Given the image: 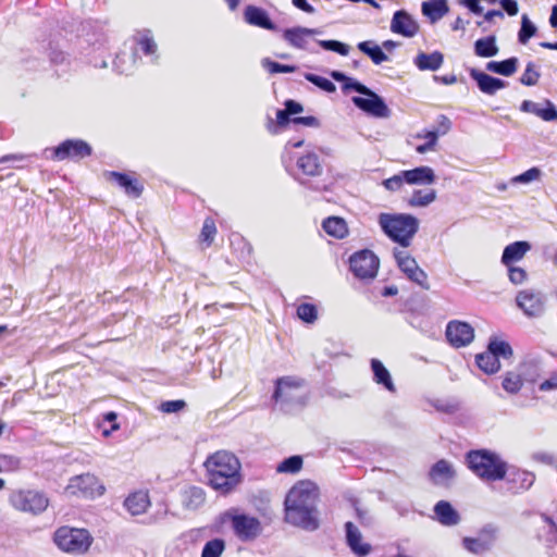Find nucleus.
<instances>
[{"mask_svg":"<svg viewBox=\"0 0 557 557\" xmlns=\"http://www.w3.org/2000/svg\"><path fill=\"white\" fill-rule=\"evenodd\" d=\"M345 531L347 545L355 555L366 557L371 553V545L362 541L360 530L352 522L345 523Z\"/></svg>","mask_w":557,"mask_h":557,"instance_id":"17","label":"nucleus"},{"mask_svg":"<svg viewBox=\"0 0 557 557\" xmlns=\"http://www.w3.org/2000/svg\"><path fill=\"white\" fill-rule=\"evenodd\" d=\"M421 11L431 23H435L448 13L449 8L447 0H429L422 2Z\"/></svg>","mask_w":557,"mask_h":557,"instance_id":"29","label":"nucleus"},{"mask_svg":"<svg viewBox=\"0 0 557 557\" xmlns=\"http://www.w3.org/2000/svg\"><path fill=\"white\" fill-rule=\"evenodd\" d=\"M205 467L211 487L223 494L230 493L242 482V465L231 451H215L207 458Z\"/></svg>","mask_w":557,"mask_h":557,"instance_id":"2","label":"nucleus"},{"mask_svg":"<svg viewBox=\"0 0 557 557\" xmlns=\"http://www.w3.org/2000/svg\"><path fill=\"white\" fill-rule=\"evenodd\" d=\"M225 547L226 543L223 539H212L203 545L200 557H221Z\"/></svg>","mask_w":557,"mask_h":557,"instance_id":"43","label":"nucleus"},{"mask_svg":"<svg viewBox=\"0 0 557 557\" xmlns=\"http://www.w3.org/2000/svg\"><path fill=\"white\" fill-rule=\"evenodd\" d=\"M463 547L472 554L481 555L488 552L492 547L490 540H483L481 537H465Z\"/></svg>","mask_w":557,"mask_h":557,"instance_id":"41","label":"nucleus"},{"mask_svg":"<svg viewBox=\"0 0 557 557\" xmlns=\"http://www.w3.org/2000/svg\"><path fill=\"white\" fill-rule=\"evenodd\" d=\"M136 60L135 52L122 51L114 60V67L121 74H128L134 70Z\"/></svg>","mask_w":557,"mask_h":557,"instance_id":"40","label":"nucleus"},{"mask_svg":"<svg viewBox=\"0 0 557 557\" xmlns=\"http://www.w3.org/2000/svg\"><path fill=\"white\" fill-rule=\"evenodd\" d=\"M393 255L397 267L408 280L425 290L430 289L428 274L419 267L416 259L407 250L394 249Z\"/></svg>","mask_w":557,"mask_h":557,"instance_id":"10","label":"nucleus"},{"mask_svg":"<svg viewBox=\"0 0 557 557\" xmlns=\"http://www.w3.org/2000/svg\"><path fill=\"white\" fill-rule=\"evenodd\" d=\"M508 268L509 281L515 285H520L525 282L528 274L524 269L510 264Z\"/></svg>","mask_w":557,"mask_h":557,"instance_id":"55","label":"nucleus"},{"mask_svg":"<svg viewBox=\"0 0 557 557\" xmlns=\"http://www.w3.org/2000/svg\"><path fill=\"white\" fill-rule=\"evenodd\" d=\"M305 78L326 92H334L336 90L335 85L325 77L311 73H306Z\"/></svg>","mask_w":557,"mask_h":557,"instance_id":"51","label":"nucleus"},{"mask_svg":"<svg viewBox=\"0 0 557 557\" xmlns=\"http://www.w3.org/2000/svg\"><path fill=\"white\" fill-rule=\"evenodd\" d=\"M358 49L367 54L374 64H381L387 60V55L383 52L382 48L372 41L359 42Z\"/></svg>","mask_w":557,"mask_h":557,"instance_id":"39","label":"nucleus"},{"mask_svg":"<svg viewBox=\"0 0 557 557\" xmlns=\"http://www.w3.org/2000/svg\"><path fill=\"white\" fill-rule=\"evenodd\" d=\"M467 462L469 469L484 481H500L507 473V463L497 454L488 450L468 453Z\"/></svg>","mask_w":557,"mask_h":557,"instance_id":"4","label":"nucleus"},{"mask_svg":"<svg viewBox=\"0 0 557 557\" xmlns=\"http://www.w3.org/2000/svg\"><path fill=\"white\" fill-rule=\"evenodd\" d=\"M181 502L184 509L194 511L199 509L206 502V493L201 487L189 486L182 491Z\"/></svg>","mask_w":557,"mask_h":557,"instance_id":"28","label":"nucleus"},{"mask_svg":"<svg viewBox=\"0 0 557 557\" xmlns=\"http://www.w3.org/2000/svg\"><path fill=\"white\" fill-rule=\"evenodd\" d=\"M91 147L81 139H67L52 149V158L59 161L65 159L81 160L90 156Z\"/></svg>","mask_w":557,"mask_h":557,"instance_id":"13","label":"nucleus"},{"mask_svg":"<svg viewBox=\"0 0 557 557\" xmlns=\"http://www.w3.org/2000/svg\"><path fill=\"white\" fill-rule=\"evenodd\" d=\"M215 234L216 227L214 221L210 218L206 219L200 233V240L209 246L212 244Z\"/></svg>","mask_w":557,"mask_h":557,"instance_id":"53","label":"nucleus"},{"mask_svg":"<svg viewBox=\"0 0 557 557\" xmlns=\"http://www.w3.org/2000/svg\"><path fill=\"white\" fill-rule=\"evenodd\" d=\"M285 110L289 115H293L302 112L304 108L299 102H296L295 100H287L285 102Z\"/></svg>","mask_w":557,"mask_h":557,"instance_id":"64","label":"nucleus"},{"mask_svg":"<svg viewBox=\"0 0 557 557\" xmlns=\"http://www.w3.org/2000/svg\"><path fill=\"white\" fill-rule=\"evenodd\" d=\"M65 491L70 495L91 499L101 496L104 486L95 474L83 473L71 478Z\"/></svg>","mask_w":557,"mask_h":557,"instance_id":"9","label":"nucleus"},{"mask_svg":"<svg viewBox=\"0 0 557 557\" xmlns=\"http://www.w3.org/2000/svg\"><path fill=\"white\" fill-rule=\"evenodd\" d=\"M54 543L67 553H85L91 545V536L85 529L62 527L54 533Z\"/></svg>","mask_w":557,"mask_h":557,"instance_id":"5","label":"nucleus"},{"mask_svg":"<svg viewBox=\"0 0 557 557\" xmlns=\"http://www.w3.org/2000/svg\"><path fill=\"white\" fill-rule=\"evenodd\" d=\"M9 503L14 509L32 515L44 512L49 505L48 497L35 490L14 491L10 495Z\"/></svg>","mask_w":557,"mask_h":557,"instance_id":"6","label":"nucleus"},{"mask_svg":"<svg viewBox=\"0 0 557 557\" xmlns=\"http://www.w3.org/2000/svg\"><path fill=\"white\" fill-rule=\"evenodd\" d=\"M531 245L528 242L519 240L507 245L502 255V263L506 267L513 264L524 258Z\"/></svg>","mask_w":557,"mask_h":557,"instance_id":"27","label":"nucleus"},{"mask_svg":"<svg viewBox=\"0 0 557 557\" xmlns=\"http://www.w3.org/2000/svg\"><path fill=\"white\" fill-rule=\"evenodd\" d=\"M319 490L312 481H299L285 499V519L288 523L314 531L319 528L317 500Z\"/></svg>","mask_w":557,"mask_h":557,"instance_id":"1","label":"nucleus"},{"mask_svg":"<svg viewBox=\"0 0 557 557\" xmlns=\"http://www.w3.org/2000/svg\"><path fill=\"white\" fill-rule=\"evenodd\" d=\"M522 385L523 382L520 374L515 372L506 373L503 380V388L510 394H517L521 389Z\"/></svg>","mask_w":557,"mask_h":557,"instance_id":"46","label":"nucleus"},{"mask_svg":"<svg viewBox=\"0 0 557 557\" xmlns=\"http://www.w3.org/2000/svg\"><path fill=\"white\" fill-rule=\"evenodd\" d=\"M444 62L443 53L434 51L432 53L420 52L414 58V65L420 71H437Z\"/></svg>","mask_w":557,"mask_h":557,"instance_id":"30","label":"nucleus"},{"mask_svg":"<svg viewBox=\"0 0 557 557\" xmlns=\"http://www.w3.org/2000/svg\"><path fill=\"white\" fill-rule=\"evenodd\" d=\"M545 108H541L540 115L543 121L550 122L557 120V110L555 104L549 101L545 100Z\"/></svg>","mask_w":557,"mask_h":557,"instance_id":"57","label":"nucleus"},{"mask_svg":"<svg viewBox=\"0 0 557 557\" xmlns=\"http://www.w3.org/2000/svg\"><path fill=\"white\" fill-rule=\"evenodd\" d=\"M352 103L366 112L367 114L377 117V119H387L391 116V110L384 102L383 98L375 94L373 90L369 88V91H366L362 97H352Z\"/></svg>","mask_w":557,"mask_h":557,"instance_id":"11","label":"nucleus"},{"mask_svg":"<svg viewBox=\"0 0 557 557\" xmlns=\"http://www.w3.org/2000/svg\"><path fill=\"white\" fill-rule=\"evenodd\" d=\"M324 232L337 239H343L348 235V226L346 221L339 216H329L322 223Z\"/></svg>","mask_w":557,"mask_h":557,"instance_id":"32","label":"nucleus"},{"mask_svg":"<svg viewBox=\"0 0 557 557\" xmlns=\"http://www.w3.org/2000/svg\"><path fill=\"white\" fill-rule=\"evenodd\" d=\"M21 468L20 458L11 455H0V473L15 472Z\"/></svg>","mask_w":557,"mask_h":557,"instance_id":"52","label":"nucleus"},{"mask_svg":"<svg viewBox=\"0 0 557 557\" xmlns=\"http://www.w3.org/2000/svg\"><path fill=\"white\" fill-rule=\"evenodd\" d=\"M273 397L276 401L302 404V381L290 376L278 379Z\"/></svg>","mask_w":557,"mask_h":557,"instance_id":"12","label":"nucleus"},{"mask_svg":"<svg viewBox=\"0 0 557 557\" xmlns=\"http://www.w3.org/2000/svg\"><path fill=\"white\" fill-rule=\"evenodd\" d=\"M319 46L324 50L336 52L341 55H347L350 51V47L338 40H319Z\"/></svg>","mask_w":557,"mask_h":557,"instance_id":"49","label":"nucleus"},{"mask_svg":"<svg viewBox=\"0 0 557 557\" xmlns=\"http://www.w3.org/2000/svg\"><path fill=\"white\" fill-rule=\"evenodd\" d=\"M446 337L456 348L468 346L474 338L473 327L462 321H450L446 326Z\"/></svg>","mask_w":557,"mask_h":557,"instance_id":"15","label":"nucleus"},{"mask_svg":"<svg viewBox=\"0 0 557 557\" xmlns=\"http://www.w3.org/2000/svg\"><path fill=\"white\" fill-rule=\"evenodd\" d=\"M518 67V59L516 57L504 61H490L486 70L503 76H511Z\"/></svg>","mask_w":557,"mask_h":557,"instance_id":"35","label":"nucleus"},{"mask_svg":"<svg viewBox=\"0 0 557 557\" xmlns=\"http://www.w3.org/2000/svg\"><path fill=\"white\" fill-rule=\"evenodd\" d=\"M225 518L231 521L235 535L243 542L257 539L262 532V525L258 518L230 510Z\"/></svg>","mask_w":557,"mask_h":557,"instance_id":"8","label":"nucleus"},{"mask_svg":"<svg viewBox=\"0 0 557 557\" xmlns=\"http://www.w3.org/2000/svg\"><path fill=\"white\" fill-rule=\"evenodd\" d=\"M451 122L445 116L441 115L438 121V128L434 131H421L417 133L413 137L417 139H428V143L419 145L416 147V151L418 153H426L429 151H433L436 148L438 137L447 134L450 131Z\"/></svg>","mask_w":557,"mask_h":557,"instance_id":"14","label":"nucleus"},{"mask_svg":"<svg viewBox=\"0 0 557 557\" xmlns=\"http://www.w3.org/2000/svg\"><path fill=\"white\" fill-rule=\"evenodd\" d=\"M124 506L132 516H139L145 513L150 506L148 492L136 491L129 494L124 500Z\"/></svg>","mask_w":557,"mask_h":557,"instance_id":"25","label":"nucleus"},{"mask_svg":"<svg viewBox=\"0 0 557 557\" xmlns=\"http://www.w3.org/2000/svg\"><path fill=\"white\" fill-rule=\"evenodd\" d=\"M295 8L307 14H315V8L308 2V0H292Z\"/></svg>","mask_w":557,"mask_h":557,"instance_id":"62","label":"nucleus"},{"mask_svg":"<svg viewBox=\"0 0 557 557\" xmlns=\"http://www.w3.org/2000/svg\"><path fill=\"white\" fill-rule=\"evenodd\" d=\"M542 171L539 168H531L525 172L515 176L511 182L515 184H528L533 181L540 180Z\"/></svg>","mask_w":557,"mask_h":557,"instance_id":"54","label":"nucleus"},{"mask_svg":"<svg viewBox=\"0 0 557 557\" xmlns=\"http://www.w3.org/2000/svg\"><path fill=\"white\" fill-rule=\"evenodd\" d=\"M434 512L443 525H456L460 519L458 512L446 500H440L434 507Z\"/></svg>","mask_w":557,"mask_h":557,"instance_id":"31","label":"nucleus"},{"mask_svg":"<svg viewBox=\"0 0 557 557\" xmlns=\"http://www.w3.org/2000/svg\"><path fill=\"white\" fill-rule=\"evenodd\" d=\"M540 76L541 74L536 70L534 63L529 62L520 77V83L524 86H534L537 84Z\"/></svg>","mask_w":557,"mask_h":557,"instance_id":"48","label":"nucleus"},{"mask_svg":"<svg viewBox=\"0 0 557 557\" xmlns=\"http://www.w3.org/2000/svg\"><path fill=\"white\" fill-rule=\"evenodd\" d=\"M516 302L528 317L537 318L544 312V297L539 292L521 290L516 297Z\"/></svg>","mask_w":557,"mask_h":557,"instance_id":"16","label":"nucleus"},{"mask_svg":"<svg viewBox=\"0 0 557 557\" xmlns=\"http://www.w3.org/2000/svg\"><path fill=\"white\" fill-rule=\"evenodd\" d=\"M349 267L359 280L371 281L377 275L380 260L372 250L362 249L350 256Z\"/></svg>","mask_w":557,"mask_h":557,"instance_id":"7","label":"nucleus"},{"mask_svg":"<svg viewBox=\"0 0 557 557\" xmlns=\"http://www.w3.org/2000/svg\"><path fill=\"white\" fill-rule=\"evenodd\" d=\"M292 122L295 124H302V125L309 126V127H319L320 126L319 120L314 116L294 117L292 120Z\"/></svg>","mask_w":557,"mask_h":557,"instance_id":"63","label":"nucleus"},{"mask_svg":"<svg viewBox=\"0 0 557 557\" xmlns=\"http://www.w3.org/2000/svg\"><path fill=\"white\" fill-rule=\"evenodd\" d=\"M371 370L373 373V381L385 388L387 392L395 394L397 388L391 375L388 369L383 364V362L379 359H371L370 361Z\"/></svg>","mask_w":557,"mask_h":557,"instance_id":"24","label":"nucleus"},{"mask_svg":"<svg viewBox=\"0 0 557 557\" xmlns=\"http://www.w3.org/2000/svg\"><path fill=\"white\" fill-rule=\"evenodd\" d=\"M297 166L302 171L304 174L309 176H318L322 173V165L319 161V157L309 152L297 160Z\"/></svg>","mask_w":557,"mask_h":557,"instance_id":"34","label":"nucleus"},{"mask_svg":"<svg viewBox=\"0 0 557 557\" xmlns=\"http://www.w3.org/2000/svg\"><path fill=\"white\" fill-rule=\"evenodd\" d=\"M297 315L307 323H313L318 319L317 308L312 304H301L297 308Z\"/></svg>","mask_w":557,"mask_h":557,"instance_id":"50","label":"nucleus"},{"mask_svg":"<svg viewBox=\"0 0 557 557\" xmlns=\"http://www.w3.org/2000/svg\"><path fill=\"white\" fill-rule=\"evenodd\" d=\"M343 89L344 90H355L357 92H359L360 95H363L366 91H369V88L361 84L360 82L351 78V77H347L346 82L344 83L343 85Z\"/></svg>","mask_w":557,"mask_h":557,"instance_id":"59","label":"nucleus"},{"mask_svg":"<svg viewBox=\"0 0 557 557\" xmlns=\"http://www.w3.org/2000/svg\"><path fill=\"white\" fill-rule=\"evenodd\" d=\"M184 400H169L161 404L160 409L165 413L178 412L185 407Z\"/></svg>","mask_w":557,"mask_h":557,"instance_id":"58","label":"nucleus"},{"mask_svg":"<svg viewBox=\"0 0 557 557\" xmlns=\"http://www.w3.org/2000/svg\"><path fill=\"white\" fill-rule=\"evenodd\" d=\"M391 29L405 37H413L419 30V25L406 11H397L392 18Z\"/></svg>","mask_w":557,"mask_h":557,"instance_id":"18","label":"nucleus"},{"mask_svg":"<svg viewBox=\"0 0 557 557\" xmlns=\"http://www.w3.org/2000/svg\"><path fill=\"white\" fill-rule=\"evenodd\" d=\"M403 177L409 185H432L436 181L434 170L426 165L405 170L403 171Z\"/></svg>","mask_w":557,"mask_h":557,"instance_id":"22","label":"nucleus"},{"mask_svg":"<svg viewBox=\"0 0 557 557\" xmlns=\"http://www.w3.org/2000/svg\"><path fill=\"white\" fill-rule=\"evenodd\" d=\"M107 177L109 181L114 182L121 188L124 189V193L131 198H138L143 193V185L138 182V180L119 172H108Z\"/></svg>","mask_w":557,"mask_h":557,"instance_id":"20","label":"nucleus"},{"mask_svg":"<svg viewBox=\"0 0 557 557\" xmlns=\"http://www.w3.org/2000/svg\"><path fill=\"white\" fill-rule=\"evenodd\" d=\"M470 76L476 82L480 90L487 95H494L499 89L505 88L507 85L506 82H504L503 79L493 77L475 69H472L470 71Z\"/></svg>","mask_w":557,"mask_h":557,"instance_id":"21","label":"nucleus"},{"mask_svg":"<svg viewBox=\"0 0 557 557\" xmlns=\"http://www.w3.org/2000/svg\"><path fill=\"white\" fill-rule=\"evenodd\" d=\"M474 53L480 58H492L498 54L499 48L494 35L486 36L475 40Z\"/></svg>","mask_w":557,"mask_h":557,"instance_id":"33","label":"nucleus"},{"mask_svg":"<svg viewBox=\"0 0 557 557\" xmlns=\"http://www.w3.org/2000/svg\"><path fill=\"white\" fill-rule=\"evenodd\" d=\"M134 40L146 55H156L158 46L150 30L144 29L138 32L134 37Z\"/></svg>","mask_w":557,"mask_h":557,"instance_id":"37","label":"nucleus"},{"mask_svg":"<svg viewBox=\"0 0 557 557\" xmlns=\"http://www.w3.org/2000/svg\"><path fill=\"white\" fill-rule=\"evenodd\" d=\"M320 33L321 32L318 28L296 26L286 28L283 32V38L294 48L306 49L309 38L313 35H319Z\"/></svg>","mask_w":557,"mask_h":557,"instance_id":"19","label":"nucleus"},{"mask_svg":"<svg viewBox=\"0 0 557 557\" xmlns=\"http://www.w3.org/2000/svg\"><path fill=\"white\" fill-rule=\"evenodd\" d=\"M244 18L249 25L258 26L268 30L276 29V26L269 17L268 12L262 8L247 5L244 11Z\"/></svg>","mask_w":557,"mask_h":557,"instance_id":"23","label":"nucleus"},{"mask_svg":"<svg viewBox=\"0 0 557 557\" xmlns=\"http://www.w3.org/2000/svg\"><path fill=\"white\" fill-rule=\"evenodd\" d=\"M455 478V470L447 460H438L430 470V479L436 485L447 486Z\"/></svg>","mask_w":557,"mask_h":557,"instance_id":"26","label":"nucleus"},{"mask_svg":"<svg viewBox=\"0 0 557 557\" xmlns=\"http://www.w3.org/2000/svg\"><path fill=\"white\" fill-rule=\"evenodd\" d=\"M379 224L385 235L404 248L411 244L413 236L419 230V220L411 214L405 213H381L379 215Z\"/></svg>","mask_w":557,"mask_h":557,"instance_id":"3","label":"nucleus"},{"mask_svg":"<svg viewBox=\"0 0 557 557\" xmlns=\"http://www.w3.org/2000/svg\"><path fill=\"white\" fill-rule=\"evenodd\" d=\"M261 65L264 70H267L271 74L277 73H293L296 71L295 65L281 64L275 61H272L269 58H264L261 61Z\"/></svg>","mask_w":557,"mask_h":557,"instance_id":"47","label":"nucleus"},{"mask_svg":"<svg viewBox=\"0 0 557 557\" xmlns=\"http://www.w3.org/2000/svg\"><path fill=\"white\" fill-rule=\"evenodd\" d=\"M475 360L478 367L486 374H494L500 369L499 360L488 350L476 355Z\"/></svg>","mask_w":557,"mask_h":557,"instance_id":"38","label":"nucleus"},{"mask_svg":"<svg viewBox=\"0 0 557 557\" xmlns=\"http://www.w3.org/2000/svg\"><path fill=\"white\" fill-rule=\"evenodd\" d=\"M536 33V26L530 21L527 14L521 17V28L518 34V39L521 44H527L531 37Z\"/></svg>","mask_w":557,"mask_h":557,"instance_id":"45","label":"nucleus"},{"mask_svg":"<svg viewBox=\"0 0 557 557\" xmlns=\"http://www.w3.org/2000/svg\"><path fill=\"white\" fill-rule=\"evenodd\" d=\"M520 110L539 116L541 111V104L532 100H524L520 106Z\"/></svg>","mask_w":557,"mask_h":557,"instance_id":"60","label":"nucleus"},{"mask_svg":"<svg viewBox=\"0 0 557 557\" xmlns=\"http://www.w3.org/2000/svg\"><path fill=\"white\" fill-rule=\"evenodd\" d=\"M487 350L491 351L498 360L499 358L509 359L512 356L510 345L498 338H492L490 341Z\"/></svg>","mask_w":557,"mask_h":557,"instance_id":"42","label":"nucleus"},{"mask_svg":"<svg viewBox=\"0 0 557 557\" xmlns=\"http://www.w3.org/2000/svg\"><path fill=\"white\" fill-rule=\"evenodd\" d=\"M436 190L433 188L416 189L411 194L408 203L411 207L424 208L430 206L436 199Z\"/></svg>","mask_w":557,"mask_h":557,"instance_id":"36","label":"nucleus"},{"mask_svg":"<svg viewBox=\"0 0 557 557\" xmlns=\"http://www.w3.org/2000/svg\"><path fill=\"white\" fill-rule=\"evenodd\" d=\"M406 181L403 177V171L394 176L386 178L382 182V185L389 191H398L403 187Z\"/></svg>","mask_w":557,"mask_h":557,"instance_id":"56","label":"nucleus"},{"mask_svg":"<svg viewBox=\"0 0 557 557\" xmlns=\"http://www.w3.org/2000/svg\"><path fill=\"white\" fill-rule=\"evenodd\" d=\"M301 467L302 458L295 455L284 459L281 463H278L276 471L280 473H296L301 469Z\"/></svg>","mask_w":557,"mask_h":557,"instance_id":"44","label":"nucleus"},{"mask_svg":"<svg viewBox=\"0 0 557 557\" xmlns=\"http://www.w3.org/2000/svg\"><path fill=\"white\" fill-rule=\"evenodd\" d=\"M503 10L510 16L518 13V3L516 0H499L498 1Z\"/></svg>","mask_w":557,"mask_h":557,"instance_id":"61","label":"nucleus"}]
</instances>
